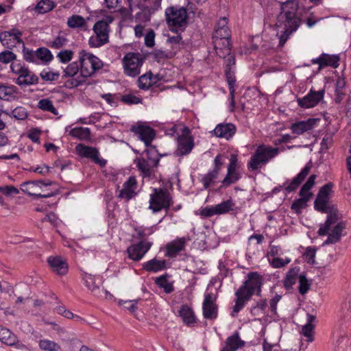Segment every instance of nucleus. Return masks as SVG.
Segmentation results:
<instances>
[{
    "label": "nucleus",
    "instance_id": "obj_63",
    "mask_svg": "<svg viewBox=\"0 0 351 351\" xmlns=\"http://www.w3.org/2000/svg\"><path fill=\"white\" fill-rule=\"evenodd\" d=\"M0 191L7 196L17 195L19 193V190L15 186L11 185L0 186Z\"/></svg>",
    "mask_w": 351,
    "mask_h": 351
},
{
    "label": "nucleus",
    "instance_id": "obj_48",
    "mask_svg": "<svg viewBox=\"0 0 351 351\" xmlns=\"http://www.w3.org/2000/svg\"><path fill=\"white\" fill-rule=\"evenodd\" d=\"M153 84L152 73H146L141 75L138 80V88L142 90H148Z\"/></svg>",
    "mask_w": 351,
    "mask_h": 351
},
{
    "label": "nucleus",
    "instance_id": "obj_60",
    "mask_svg": "<svg viewBox=\"0 0 351 351\" xmlns=\"http://www.w3.org/2000/svg\"><path fill=\"white\" fill-rule=\"evenodd\" d=\"M73 56V52L71 50H62L60 51L57 57L60 59L61 62L66 63L69 62Z\"/></svg>",
    "mask_w": 351,
    "mask_h": 351
},
{
    "label": "nucleus",
    "instance_id": "obj_36",
    "mask_svg": "<svg viewBox=\"0 0 351 351\" xmlns=\"http://www.w3.org/2000/svg\"><path fill=\"white\" fill-rule=\"evenodd\" d=\"M226 75L227 77V80L229 86V91L230 95V106H231V111L234 110V108L235 106V101H234V93H235V88H234V84H235V78L234 76L231 74V71H228V69L225 70Z\"/></svg>",
    "mask_w": 351,
    "mask_h": 351
},
{
    "label": "nucleus",
    "instance_id": "obj_62",
    "mask_svg": "<svg viewBox=\"0 0 351 351\" xmlns=\"http://www.w3.org/2000/svg\"><path fill=\"white\" fill-rule=\"evenodd\" d=\"M67 43V39L64 35L59 34L53 41L51 47L54 49H60Z\"/></svg>",
    "mask_w": 351,
    "mask_h": 351
},
{
    "label": "nucleus",
    "instance_id": "obj_41",
    "mask_svg": "<svg viewBox=\"0 0 351 351\" xmlns=\"http://www.w3.org/2000/svg\"><path fill=\"white\" fill-rule=\"evenodd\" d=\"M230 38V31L229 29H215V32L213 36V43L217 46L220 45V38Z\"/></svg>",
    "mask_w": 351,
    "mask_h": 351
},
{
    "label": "nucleus",
    "instance_id": "obj_42",
    "mask_svg": "<svg viewBox=\"0 0 351 351\" xmlns=\"http://www.w3.org/2000/svg\"><path fill=\"white\" fill-rule=\"evenodd\" d=\"M298 271L299 269L297 267L289 270L284 282L286 288L289 289L295 284L296 279L298 278Z\"/></svg>",
    "mask_w": 351,
    "mask_h": 351
},
{
    "label": "nucleus",
    "instance_id": "obj_18",
    "mask_svg": "<svg viewBox=\"0 0 351 351\" xmlns=\"http://www.w3.org/2000/svg\"><path fill=\"white\" fill-rule=\"evenodd\" d=\"M22 32L18 29L13 28L9 31H4L0 34V40L3 46L11 48L15 46L16 43H21L23 40L21 38Z\"/></svg>",
    "mask_w": 351,
    "mask_h": 351
},
{
    "label": "nucleus",
    "instance_id": "obj_43",
    "mask_svg": "<svg viewBox=\"0 0 351 351\" xmlns=\"http://www.w3.org/2000/svg\"><path fill=\"white\" fill-rule=\"evenodd\" d=\"M67 25L71 28L83 27L86 25V21L82 16L73 15L68 18Z\"/></svg>",
    "mask_w": 351,
    "mask_h": 351
},
{
    "label": "nucleus",
    "instance_id": "obj_55",
    "mask_svg": "<svg viewBox=\"0 0 351 351\" xmlns=\"http://www.w3.org/2000/svg\"><path fill=\"white\" fill-rule=\"evenodd\" d=\"M307 202L306 197H300L293 202L291 208L296 213H300L302 209L306 207Z\"/></svg>",
    "mask_w": 351,
    "mask_h": 351
},
{
    "label": "nucleus",
    "instance_id": "obj_16",
    "mask_svg": "<svg viewBox=\"0 0 351 351\" xmlns=\"http://www.w3.org/2000/svg\"><path fill=\"white\" fill-rule=\"evenodd\" d=\"M17 66H19V69H15V66H12V69L14 72L19 75L16 81L18 85L29 86L38 84V77L34 73L25 67L19 66V65Z\"/></svg>",
    "mask_w": 351,
    "mask_h": 351
},
{
    "label": "nucleus",
    "instance_id": "obj_33",
    "mask_svg": "<svg viewBox=\"0 0 351 351\" xmlns=\"http://www.w3.org/2000/svg\"><path fill=\"white\" fill-rule=\"evenodd\" d=\"M69 135L80 141L90 140V130L88 128H75L69 131Z\"/></svg>",
    "mask_w": 351,
    "mask_h": 351
},
{
    "label": "nucleus",
    "instance_id": "obj_28",
    "mask_svg": "<svg viewBox=\"0 0 351 351\" xmlns=\"http://www.w3.org/2000/svg\"><path fill=\"white\" fill-rule=\"evenodd\" d=\"M76 153L82 156L93 159L95 162H98L99 152L97 149L84 145V144H78L75 147Z\"/></svg>",
    "mask_w": 351,
    "mask_h": 351
},
{
    "label": "nucleus",
    "instance_id": "obj_17",
    "mask_svg": "<svg viewBox=\"0 0 351 351\" xmlns=\"http://www.w3.org/2000/svg\"><path fill=\"white\" fill-rule=\"evenodd\" d=\"M324 90L318 91L313 90L302 98H298V106L304 108H313L324 98Z\"/></svg>",
    "mask_w": 351,
    "mask_h": 351
},
{
    "label": "nucleus",
    "instance_id": "obj_35",
    "mask_svg": "<svg viewBox=\"0 0 351 351\" xmlns=\"http://www.w3.org/2000/svg\"><path fill=\"white\" fill-rule=\"evenodd\" d=\"M0 341L8 346H13L17 341L16 337L8 329L1 328L0 330Z\"/></svg>",
    "mask_w": 351,
    "mask_h": 351
},
{
    "label": "nucleus",
    "instance_id": "obj_21",
    "mask_svg": "<svg viewBox=\"0 0 351 351\" xmlns=\"http://www.w3.org/2000/svg\"><path fill=\"white\" fill-rule=\"evenodd\" d=\"M237 158L235 155H231L230 163L228 167V173L222 180L223 186H228L235 183L239 178V173L237 171Z\"/></svg>",
    "mask_w": 351,
    "mask_h": 351
},
{
    "label": "nucleus",
    "instance_id": "obj_10",
    "mask_svg": "<svg viewBox=\"0 0 351 351\" xmlns=\"http://www.w3.org/2000/svg\"><path fill=\"white\" fill-rule=\"evenodd\" d=\"M51 184V182H45L43 180L29 181L21 184V190L30 196H34L37 198H47L54 196L57 192H51L50 193H40L43 186L46 187Z\"/></svg>",
    "mask_w": 351,
    "mask_h": 351
},
{
    "label": "nucleus",
    "instance_id": "obj_49",
    "mask_svg": "<svg viewBox=\"0 0 351 351\" xmlns=\"http://www.w3.org/2000/svg\"><path fill=\"white\" fill-rule=\"evenodd\" d=\"M39 346L40 349L45 351H58L60 349L58 343L48 339L40 340Z\"/></svg>",
    "mask_w": 351,
    "mask_h": 351
},
{
    "label": "nucleus",
    "instance_id": "obj_13",
    "mask_svg": "<svg viewBox=\"0 0 351 351\" xmlns=\"http://www.w3.org/2000/svg\"><path fill=\"white\" fill-rule=\"evenodd\" d=\"M130 130L139 139L145 143L147 149L151 147V143L156 136L155 131L152 128L138 123L132 125Z\"/></svg>",
    "mask_w": 351,
    "mask_h": 351
},
{
    "label": "nucleus",
    "instance_id": "obj_50",
    "mask_svg": "<svg viewBox=\"0 0 351 351\" xmlns=\"http://www.w3.org/2000/svg\"><path fill=\"white\" fill-rule=\"evenodd\" d=\"M36 56L37 60H40L44 62H49L52 60L51 51L47 48H39L36 51Z\"/></svg>",
    "mask_w": 351,
    "mask_h": 351
},
{
    "label": "nucleus",
    "instance_id": "obj_20",
    "mask_svg": "<svg viewBox=\"0 0 351 351\" xmlns=\"http://www.w3.org/2000/svg\"><path fill=\"white\" fill-rule=\"evenodd\" d=\"M346 228V225L343 222H338V221L332 223L330 229L328 230V234L327 239L324 242L323 245L336 243L340 241L342 236V231Z\"/></svg>",
    "mask_w": 351,
    "mask_h": 351
},
{
    "label": "nucleus",
    "instance_id": "obj_30",
    "mask_svg": "<svg viewBox=\"0 0 351 351\" xmlns=\"http://www.w3.org/2000/svg\"><path fill=\"white\" fill-rule=\"evenodd\" d=\"M311 168V166L309 164L306 165L300 173H299L297 176L293 179L291 182L285 188V190L287 192L295 191L309 173Z\"/></svg>",
    "mask_w": 351,
    "mask_h": 351
},
{
    "label": "nucleus",
    "instance_id": "obj_22",
    "mask_svg": "<svg viewBox=\"0 0 351 351\" xmlns=\"http://www.w3.org/2000/svg\"><path fill=\"white\" fill-rule=\"evenodd\" d=\"M339 60L340 58L338 55H330L323 53L317 58L313 59L311 62L313 64H318L319 69L326 66H331L335 69L339 66Z\"/></svg>",
    "mask_w": 351,
    "mask_h": 351
},
{
    "label": "nucleus",
    "instance_id": "obj_64",
    "mask_svg": "<svg viewBox=\"0 0 351 351\" xmlns=\"http://www.w3.org/2000/svg\"><path fill=\"white\" fill-rule=\"evenodd\" d=\"M138 302L137 300H120L119 301V304L120 306H123L124 308L128 309L131 312H134L136 308V304Z\"/></svg>",
    "mask_w": 351,
    "mask_h": 351
},
{
    "label": "nucleus",
    "instance_id": "obj_45",
    "mask_svg": "<svg viewBox=\"0 0 351 351\" xmlns=\"http://www.w3.org/2000/svg\"><path fill=\"white\" fill-rule=\"evenodd\" d=\"M219 173L217 171H210L202 178V183L205 189H208L215 183V180L217 178Z\"/></svg>",
    "mask_w": 351,
    "mask_h": 351
},
{
    "label": "nucleus",
    "instance_id": "obj_39",
    "mask_svg": "<svg viewBox=\"0 0 351 351\" xmlns=\"http://www.w3.org/2000/svg\"><path fill=\"white\" fill-rule=\"evenodd\" d=\"M16 93V88L14 86H0V99L3 100H10L14 97Z\"/></svg>",
    "mask_w": 351,
    "mask_h": 351
},
{
    "label": "nucleus",
    "instance_id": "obj_40",
    "mask_svg": "<svg viewBox=\"0 0 351 351\" xmlns=\"http://www.w3.org/2000/svg\"><path fill=\"white\" fill-rule=\"evenodd\" d=\"M55 4L51 0H40L35 10L40 14H45L52 10Z\"/></svg>",
    "mask_w": 351,
    "mask_h": 351
},
{
    "label": "nucleus",
    "instance_id": "obj_61",
    "mask_svg": "<svg viewBox=\"0 0 351 351\" xmlns=\"http://www.w3.org/2000/svg\"><path fill=\"white\" fill-rule=\"evenodd\" d=\"M16 58V55L10 51H5L0 53V62L8 64Z\"/></svg>",
    "mask_w": 351,
    "mask_h": 351
},
{
    "label": "nucleus",
    "instance_id": "obj_56",
    "mask_svg": "<svg viewBox=\"0 0 351 351\" xmlns=\"http://www.w3.org/2000/svg\"><path fill=\"white\" fill-rule=\"evenodd\" d=\"M299 279V292L301 294H305L310 289V285L308 282V280L304 275H300Z\"/></svg>",
    "mask_w": 351,
    "mask_h": 351
},
{
    "label": "nucleus",
    "instance_id": "obj_14",
    "mask_svg": "<svg viewBox=\"0 0 351 351\" xmlns=\"http://www.w3.org/2000/svg\"><path fill=\"white\" fill-rule=\"evenodd\" d=\"M152 242L147 240H141L136 244L131 245L127 249L128 256L134 261H138L150 250Z\"/></svg>",
    "mask_w": 351,
    "mask_h": 351
},
{
    "label": "nucleus",
    "instance_id": "obj_25",
    "mask_svg": "<svg viewBox=\"0 0 351 351\" xmlns=\"http://www.w3.org/2000/svg\"><path fill=\"white\" fill-rule=\"evenodd\" d=\"M83 280L86 287L95 295H99L101 292L100 285L101 278L100 276H93L89 274H85L83 276Z\"/></svg>",
    "mask_w": 351,
    "mask_h": 351
},
{
    "label": "nucleus",
    "instance_id": "obj_2",
    "mask_svg": "<svg viewBox=\"0 0 351 351\" xmlns=\"http://www.w3.org/2000/svg\"><path fill=\"white\" fill-rule=\"evenodd\" d=\"M298 6L295 1H290L283 3L281 12L277 17V25L284 28V32L279 38V45L282 47L289 35L296 31L300 25V19L297 16Z\"/></svg>",
    "mask_w": 351,
    "mask_h": 351
},
{
    "label": "nucleus",
    "instance_id": "obj_9",
    "mask_svg": "<svg viewBox=\"0 0 351 351\" xmlns=\"http://www.w3.org/2000/svg\"><path fill=\"white\" fill-rule=\"evenodd\" d=\"M171 204V197L167 190L154 189V193L151 194L149 199V208L153 212H158L162 208L168 209Z\"/></svg>",
    "mask_w": 351,
    "mask_h": 351
},
{
    "label": "nucleus",
    "instance_id": "obj_1",
    "mask_svg": "<svg viewBox=\"0 0 351 351\" xmlns=\"http://www.w3.org/2000/svg\"><path fill=\"white\" fill-rule=\"evenodd\" d=\"M332 184L324 185L319 190L315 200V208L324 213H327L326 222L320 226L317 232L320 236H324L330 229L332 223H336L341 218V215L335 204L329 202V195L331 193Z\"/></svg>",
    "mask_w": 351,
    "mask_h": 351
},
{
    "label": "nucleus",
    "instance_id": "obj_37",
    "mask_svg": "<svg viewBox=\"0 0 351 351\" xmlns=\"http://www.w3.org/2000/svg\"><path fill=\"white\" fill-rule=\"evenodd\" d=\"M235 295L237 296V299L235 300V304L233 307V313H239L245 306V302L250 299L249 296H247L243 292L239 293V289H238Z\"/></svg>",
    "mask_w": 351,
    "mask_h": 351
},
{
    "label": "nucleus",
    "instance_id": "obj_32",
    "mask_svg": "<svg viewBox=\"0 0 351 351\" xmlns=\"http://www.w3.org/2000/svg\"><path fill=\"white\" fill-rule=\"evenodd\" d=\"M220 45H217L213 44L214 49L215 50L216 54L222 58H226V56H230V38H220Z\"/></svg>",
    "mask_w": 351,
    "mask_h": 351
},
{
    "label": "nucleus",
    "instance_id": "obj_29",
    "mask_svg": "<svg viewBox=\"0 0 351 351\" xmlns=\"http://www.w3.org/2000/svg\"><path fill=\"white\" fill-rule=\"evenodd\" d=\"M48 263L53 271L59 275H64L67 273L68 266L66 263L60 257L50 256Z\"/></svg>",
    "mask_w": 351,
    "mask_h": 351
},
{
    "label": "nucleus",
    "instance_id": "obj_26",
    "mask_svg": "<svg viewBox=\"0 0 351 351\" xmlns=\"http://www.w3.org/2000/svg\"><path fill=\"white\" fill-rule=\"evenodd\" d=\"M245 342L241 339L238 332L228 337L225 342L224 347L221 351H237L238 349L244 347Z\"/></svg>",
    "mask_w": 351,
    "mask_h": 351
},
{
    "label": "nucleus",
    "instance_id": "obj_23",
    "mask_svg": "<svg viewBox=\"0 0 351 351\" xmlns=\"http://www.w3.org/2000/svg\"><path fill=\"white\" fill-rule=\"evenodd\" d=\"M318 121L319 119H317L310 118L306 121H298L293 123L291 126V129L293 134L300 135L313 129Z\"/></svg>",
    "mask_w": 351,
    "mask_h": 351
},
{
    "label": "nucleus",
    "instance_id": "obj_34",
    "mask_svg": "<svg viewBox=\"0 0 351 351\" xmlns=\"http://www.w3.org/2000/svg\"><path fill=\"white\" fill-rule=\"evenodd\" d=\"M179 314L182 318L183 322L187 325L193 324L196 321L193 310L186 305L181 307Z\"/></svg>",
    "mask_w": 351,
    "mask_h": 351
},
{
    "label": "nucleus",
    "instance_id": "obj_3",
    "mask_svg": "<svg viewBox=\"0 0 351 351\" xmlns=\"http://www.w3.org/2000/svg\"><path fill=\"white\" fill-rule=\"evenodd\" d=\"M80 75L66 82L69 88L77 87L85 82L86 79L92 77L103 66V62L95 55L82 50L80 53Z\"/></svg>",
    "mask_w": 351,
    "mask_h": 351
},
{
    "label": "nucleus",
    "instance_id": "obj_4",
    "mask_svg": "<svg viewBox=\"0 0 351 351\" xmlns=\"http://www.w3.org/2000/svg\"><path fill=\"white\" fill-rule=\"evenodd\" d=\"M114 21L111 15L105 16L97 21L93 28L94 35L90 36L88 44L92 47H100L109 42V25Z\"/></svg>",
    "mask_w": 351,
    "mask_h": 351
},
{
    "label": "nucleus",
    "instance_id": "obj_27",
    "mask_svg": "<svg viewBox=\"0 0 351 351\" xmlns=\"http://www.w3.org/2000/svg\"><path fill=\"white\" fill-rule=\"evenodd\" d=\"M213 132L217 136L228 140L235 134L236 127L232 123H219Z\"/></svg>",
    "mask_w": 351,
    "mask_h": 351
},
{
    "label": "nucleus",
    "instance_id": "obj_53",
    "mask_svg": "<svg viewBox=\"0 0 351 351\" xmlns=\"http://www.w3.org/2000/svg\"><path fill=\"white\" fill-rule=\"evenodd\" d=\"M290 261L291 259L289 258H286L285 259L278 257H274L272 258H269V262L274 268L283 267L286 265L289 264Z\"/></svg>",
    "mask_w": 351,
    "mask_h": 351
},
{
    "label": "nucleus",
    "instance_id": "obj_12",
    "mask_svg": "<svg viewBox=\"0 0 351 351\" xmlns=\"http://www.w3.org/2000/svg\"><path fill=\"white\" fill-rule=\"evenodd\" d=\"M190 131L184 128L182 135L178 138V146L176 150V155L182 156L187 155L194 147L193 138L189 135Z\"/></svg>",
    "mask_w": 351,
    "mask_h": 351
},
{
    "label": "nucleus",
    "instance_id": "obj_7",
    "mask_svg": "<svg viewBox=\"0 0 351 351\" xmlns=\"http://www.w3.org/2000/svg\"><path fill=\"white\" fill-rule=\"evenodd\" d=\"M143 62L144 58L139 53H127L122 59L124 73L132 77L138 76Z\"/></svg>",
    "mask_w": 351,
    "mask_h": 351
},
{
    "label": "nucleus",
    "instance_id": "obj_47",
    "mask_svg": "<svg viewBox=\"0 0 351 351\" xmlns=\"http://www.w3.org/2000/svg\"><path fill=\"white\" fill-rule=\"evenodd\" d=\"M216 215H221L233 210L234 204L232 200L224 201L217 205L214 206Z\"/></svg>",
    "mask_w": 351,
    "mask_h": 351
},
{
    "label": "nucleus",
    "instance_id": "obj_52",
    "mask_svg": "<svg viewBox=\"0 0 351 351\" xmlns=\"http://www.w3.org/2000/svg\"><path fill=\"white\" fill-rule=\"evenodd\" d=\"M138 237L141 240H146V237L152 234L154 232V227H136L134 228Z\"/></svg>",
    "mask_w": 351,
    "mask_h": 351
},
{
    "label": "nucleus",
    "instance_id": "obj_8",
    "mask_svg": "<svg viewBox=\"0 0 351 351\" xmlns=\"http://www.w3.org/2000/svg\"><path fill=\"white\" fill-rule=\"evenodd\" d=\"M247 280L239 287V293L243 292L250 298L254 294L261 295V287L263 278L258 272H250L247 274Z\"/></svg>",
    "mask_w": 351,
    "mask_h": 351
},
{
    "label": "nucleus",
    "instance_id": "obj_58",
    "mask_svg": "<svg viewBox=\"0 0 351 351\" xmlns=\"http://www.w3.org/2000/svg\"><path fill=\"white\" fill-rule=\"evenodd\" d=\"M121 101L127 104H138L142 102L141 98L132 94L123 95Z\"/></svg>",
    "mask_w": 351,
    "mask_h": 351
},
{
    "label": "nucleus",
    "instance_id": "obj_38",
    "mask_svg": "<svg viewBox=\"0 0 351 351\" xmlns=\"http://www.w3.org/2000/svg\"><path fill=\"white\" fill-rule=\"evenodd\" d=\"M315 318L313 315L308 314V323L306 325H304L302 328V334L304 335V336L308 339L309 341H313L314 326L312 324V322L315 320Z\"/></svg>",
    "mask_w": 351,
    "mask_h": 351
},
{
    "label": "nucleus",
    "instance_id": "obj_46",
    "mask_svg": "<svg viewBox=\"0 0 351 351\" xmlns=\"http://www.w3.org/2000/svg\"><path fill=\"white\" fill-rule=\"evenodd\" d=\"M38 107L45 111L51 112L55 115H58V110L54 107L53 102L49 99H43L38 101Z\"/></svg>",
    "mask_w": 351,
    "mask_h": 351
},
{
    "label": "nucleus",
    "instance_id": "obj_44",
    "mask_svg": "<svg viewBox=\"0 0 351 351\" xmlns=\"http://www.w3.org/2000/svg\"><path fill=\"white\" fill-rule=\"evenodd\" d=\"M155 282L159 287L162 288L166 293H170L174 290L173 283L168 282L165 276L156 278Z\"/></svg>",
    "mask_w": 351,
    "mask_h": 351
},
{
    "label": "nucleus",
    "instance_id": "obj_57",
    "mask_svg": "<svg viewBox=\"0 0 351 351\" xmlns=\"http://www.w3.org/2000/svg\"><path fill=\"white\" fill-rule=\"evenodd\" d=\"M40 77L45 81H55L57 80L60 76L59 73L52 72L47 70H43L40 74Z\"/></svg>",
    "mask_w": 351,
    "mask_h": 351
},
{
    "label": "nucleus",
    "instance_id": "obj_15",
    "mask_svg": "<svg viewBox=\"0 0 351 351\" xmlns=\"http://www.w3.org/2000/svg\"><path fill=\"white\" fill-rule=\"evenodd\" d=\"M216 297L212 293H206L202 304L203 315L207 319H215L218 315Z\"/></svg>",
    "mask_w": 351,
    "mask_h": 351
},
{
    "label": "nucleus",
    "instance_id": "obj_54",
    "mask_svg": "<svg viewBox=\"0 0 351 351\" xmlns=\"http://www.w3.org/2000/svg\"><path fill=\"white\" fill-rule=\"evenodd\" d=\"M174 54L175 53L173 52L165 51L160 49H156L153 53V56L158 62L165 59L171 58Z\"/></svg>",
    "mask_w": 351,
    "mask_h": 351
},
{
    "label": "nucleus",
    "instance_id": "obj_11",
    "mask_svg": "<svg viewBox=\"0 0 351 351\" xmlns=\"http://www.w3.org/2000/svg\"><path fill=\"white\" fill-rule=\"evenodd\" d=\"M145 152H146L147 160L144 158H138L136 166L145 176H149L152 168L158 165L159 159L155 147H151L146 149Z\"/></svg>",
    "mask_w": 351,
    "mask_h": 351
},
{
    "label": "nucleus",
    "instance_id": "obj_51",
    "mask_svg": "<svg viewBox=\"0 0 351 351\" xmlns=\"http://www.w3.org/2000/svg\"><path fill=\"white\" fill-rule=\"evenodd\" d=\"M80 71L77 62L70 63L64 70L63 77H73Z\"/></svg>",
    "mask_w": 351,
    "mask_h": 351
},
{
    "label": "nucleus",
    "instance_id": "obj_19",
    "mask_svg": "<svg viewBox=\"0 0 351 351\" xmlns=\"http://www.w3.org/2000/svg\"><path fill=\"white\" fill-rule=\"evenodd\" d=\"M189 240L186 237H181L168 243L165 245V256L169 258L176 257L180 252L184 250L186 241Z\"/></svg>",
    "mask_w": 351,
    "mask_h": 351
},
{
    "label": "nucleus",
    "instance_id": "obj_59",
    "mask_svg": "<svg viewBox=\"0 0 351 351\" xmlns=\"http://www.w3.org/2000/svg\"><path fill=\"white\" fill-rule=\"evenodd\" d=\"M12 115L19 120H25L27 117V111L22 106L16 108L12 110Z\"/></svg>",
    "mask_w": 351,
    "mask_h": 351
},
{
    "label": "nucleus",
    "instance_id": "obj_31",
    "mask_svg": "<svg viewBox=\"0 0 351 351\" xmlns=\"http://www.w3.org/2000/svg\"><path fill=\"white\" fill-rule=\"evenodd\" d=\"M165 260H158L156 258L143 264V269L148 272L156 273L163 270L166 267Z\"/></svg>",
    "mask_w": 351,
    "mask_h": 351
},
{
    "label": "nucleus",
    "instance_id": "obj_24",
    "mask_svg": "<svg viewBox=\"0 0 351 351\" xmlns=\"http://www.w3.org/2000/svg\"><path fill=\"white\" fill-rule=\"evenodd\" d=\"M137 187L136 180L134 177H130L123 184V189L119 191V197L129 200L136 195Z\"/></svg>",
    "mask_w": 351,
    "mask_h": 351
},
{
    "label": "nucleus",
    "instance_id": "obj_5",
    "mask_svg": "<svg viewBox=\"0 0 351 351\" xmlns=\"http://www.w3.org/2000/svg\"><path fill=\"white\" fill-rule=\"evenodd\" d=\"M165 19L167 25L172 30L184 29L189 19L187 10L179 5L168 7L165 10Z\"/></svg>",
    "mask_w": 351,
    "mask_h": 351
},
{
    "label": "nucleus",
    "instance_id": "obj_6",
    "mask_svg": "<svg viewBox=\"0 0 351 351\" xmlns=\"http://www.w3.org/2000/svg\"><path fill=\"white\" fill-rule=\"evenodd\" d=\"M279 153V148L261 145L256 149L248 162V168L256 170L267 163Z\"/></svg>",
    "mask_w": 351,
    "mask_h": 351
}]
</instances>
